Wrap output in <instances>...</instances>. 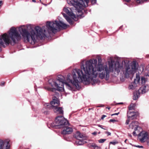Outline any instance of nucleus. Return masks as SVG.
Segmentation results:
<instances>
[{
  "label": "nucleus",
  "instance_id": "49530a36",
  "mask_svg": "<svg viewBox=\"0 0 149 149\" xmlns=\"http://www.w3.org/2000/svg\"><path fill=\"white\" fill-rule=\"evenodd\" d=\"M105 149H107V148H106Z\"/></svg>",
  "mask_w": 149,
  "mask_h": 149
},
{
  "label": "nucleus",
  "instance_id": "58836bf2",
  "mask_svg": "<svg viewBox=\"0 0 149 149\" xmlns=\"http://www.w3.org/2000/svg\"><path fill=\"white\" fill-rule=\"evenodd\" d=\"M92 146H93V147H95V144H93L92 145H91Z\"/></svg>",
  "mask_w": 149,
  "mask_h": 149
},
{
  "label": "nucleus",
  "instance_id": "b1692460",
  "mask_svg": "<svg viewBox=\"0 0 149 149\" xmlns=\"http://www.w3.org/2000/svg\"><path fill=\"white\" fill-rule=\"evenodd\" d=\"M134 105V104H132L130 105V107H129V109L130 110H132L133 109Z\"/></svg>",
  "mask_w": 149,
  "mask_h": 149
},
{
  "label": "nucleus",
  "instance_id": "dca6fc26",
  "mask_svg": "<svg viewBox=\"0 0 149 149\" xmlns=\"http://www.w3.org/2000/svg\"><path fill=\"white\" fill-rule=\"evenodd\" d=\"M85 139H77L75 142V143L77 145H82L86 143L84 140Z\"/></svg>",
  "mask_w": 149,
  "mask_h": 149
},
{
  "label": "nucleus",
  "instance_id": "a878e982",
  "mask_svg": "<svg viewBox=\"0 0 149 149\" xmlns=\"http://www.w3.org/2000/svg\"><path fill=\"white\" fill-rule=\"evenodd\" d=\"M147 70H146L145 73H148L149 71V64L146 67Z\"/></svg>",
  "mask_w": 149,
  "mask_h": 149
},
{
  "label": "nucleus",
  "instance_id": "f8f14e48",
  "mask_svg": "<svg viewBox=\"0 0 149 149\" xmlns=\"http://www.w3.org/2000/svg\"><path fill=\"white\" fill-rule=\"evenodd\" d=\"M148 79H149V71L148 73H145L144 77L141 78V83L142 84H145L148 81Z\"/></svg>",
  "mask_w": 149,
  "mask_h": 149
},
{
  "label": "nucleus",
  "instance_id": "9b49d317",
  "mask_svg": "<svg viewBox=\"0 0 149 149\" xmlns=\"http://www.w3.org/2000/svg\"><path fill=\"white\" fill-rule=\"evenodd\" d=\"M148 135L147 132H143L142 134H141V136L139 137L140 141L141 142H144L146 141L148 138Z\"/></svg>",
  "mask_w": 149,
  "mask_h": 149
},
{
  "label": "nucleus",
  "instance_id": "1a4fd4ad",
  "mask_svg": "<svg viewBox=\"0 0 149 149\" xmlns=\"http://www.w3.org/2000/svg\"><path fill=\"white\" fill-rule=\"evenodd\" d=\"M51 105L52 109L55 107L58 106L59 105V101L58 98L56 97H53L52 101L51 102Z\"/></svg>",
  "mask_w": 149,
  "mask_h": 149
},
{
  "label": "nucleus",
  "instance_id": "bb28decb",
  "mask_svg": "<svg viewBox=\"0 0 149 149\" xmlns=\"http://www.w3.org/2000/svg\"><path fill=\"white\" fill-rule=\"evenodd\" d=\"M130 118H127V120H126V122H125V124L126 125H127L129 124V123L130 121Z\"/></svg>",
  "mask_w": 149,
  "mask_h": 149
},
{
  "label": "nucleus",
  "instance_id": "aec40b11",
  "mask_svg": "<svg viewBox=\"0 0 149 149\" xmlns=\"http://www.w3.org/2000/svg\"><path fill=\"white\" fill-rule=\"evenodd\" d=\"M45 107L47 109H50L52 108V106L51 105V104H49L48 103H46L44 104V105Z\"/></svg>",
  "mask_w": 149,
  "mask_h": 149
},
{
  "label": "nucleus",
  "instance_id": "ea45409f",
  "mask_svg": "<svg viewBox=\"0 0 149 149\" xmlns=\"http://www.w3.org/2000/svg\"><path fill=\"white\" fill-rule=\"evenodd\" d=\"M32 1L34 2H36V0H32Z\"/></svg>",
  "mask_w": 149,
  "mask_h": 149
},
{
  "label": "nucleus",
  "instance_id": "6e6552de",
  "mask_svg": "<svg viewBox=\"0 0 149 149\" xmlns=\"http://www.w3.org/2000/svg\"><path fill=\"white\" fill-rule=\"evenodd\" d=\"M142 129L139 126L135 127L134 131L133 132V134L134 136H138V137L141 136V134H142Z\"/></svg>",
  "mask_w": 149,
  "mask_h": 149
},
{
  "label": "nucleus",
  "instance_id": "e433bc0d",
  "mask_svg": "<svg viewBox=\"0 0 149 149\" xmlns=\"http://www.w3.org/2000/svg\"><path fill=\"white\" fill-rule=\"evenodd\" d=\"M43 112L45 114H47V111H43Z\"/></svg>",
  "mask_w": 149,
  "mask_h": 149
},
{
  "label": "nucleus",
  "instance_id": "6ab92c4d",
  "mask_svg": "<svg viewBox=\"0 0 149 149\" xmlns=\"http://www.w3.org/2000/svg\"><path fill=\"white\" fill-rule=\"evenodd\" d=\"M138 122L136 121L132 122L130 125V127L132 129H133L134 127H138Z\"/></svg>",
  "mask_w": 149,
  "mask_h": 149
},
{
  "label": "nucleus",
  "instance_id": "423d86ee",
  "mask_svg": "<svg viewBox=\"0 0 149 149\" xmlns=\"http://www.w3.org/2000/svg\"><path fill=\"white\" fill-rule=\"evenodd\" d=\"M63 130L61 134L63 135H65L71 134L73 131V129L71 127L69 126V124L68 123L65 125L63 127Z\"/></svg>",
  "mask_w": 149,
  "mask_h": 149
},
{
  "label": "nucleus",
  "instance_id": "2eb2a0df",
  "mask_svg": "<svg viewBox=\"0 0 149 149\" xmlns=\"http://www.w3.org/2000/svg\"><path fill=\"white\" fill-rule=\"evenodd\" d=\"M74 137L77 139H86V137L79 132H76L74 135Z\"/></svg>",
  "mask_w": 149,
  "mask_h": 149
},
{
  "label": "nucleus",
  "instance_id": "37998d69",
  "mask_svg": "<svg viewBox=\"0 0 149 149\" xmlns=\"http://www.w3.org/2000/svg\"><path fill=\"white\" fill-rule=\"evenodd\" d=\"M127 140V139H126L125 141V143H126V141Z\"/></svg>",
  "mask_w": 149,
  "mask_h": 149
},
{
  "label": "nucleus",
  "instance_id": "4be33fe9",
  "mask_svg": "<svg viewBox=\"0 0 149 149\" xmlns=\"http://www.w3.org/2000/svg\"><path fill=\"white\" fill-rule=\"evenodd\" d=\"M125 1L127 2H129L130 1V0H124ZM144 1H146V0H143ZM137 2V3H141V2H142V0H136Z\"/></svg>",
  "mask_w": 149,
  "mask_h": 149
},
{
  "label": "nucleus",
  "instance_id": "393cba45",
  "mask_svg": "<svg viewBox=\"0 0 149 149\" xmlns=\"http://www.w3.org/2000/svg\"><path fill=\"white\" fill-rule=\"evenodd\" d=\"M51 126L52 127H57V125H56V123L55 124L54 123H51Z\"/></svg>",
  "mask_w": 149,
  "mask_h": 149
},
{
  "label": "nucleus",
  "instance_id": "7c9ffc66",
  "mask_svg": "<svg viewBox=\"0 0 149 149\" xmlns=\"http://www.w3.org/2000/svg\"><path fill=\"white\" fill-rule=\"evenodd\" d=\"M106 116L105 115H103L102 116V117L101 118L102 119H103Z\"/></svg>",
  "mask_w": 149,
  "mask_h": 149
},
{
  "label": "nucleus",
  "instance_id": "412c9836",
  "mask_svg": "<svg viewBox=\"0 0 149 149\" xmlns=\"http://www.w3.org/2000/svg\"><path fill=\"white\" fill-rule=\"evenodd\" d=\"M119 143L116 140H114L113 141H111L109 143V144H112L113 145H115Z\"/></svg>",
  "mask_w": 149,
  "mask_h": 149
},
{
  "label": "nucleus",
  "instance_id": "c03bdc74",
  "mask_svg": "<svg viewBox=\"0 0 149 149\" xmlns=\"http://www.w3.org/2000/svg\"><path fill=\"white\" fill-rule=\"evenodd\" d=\"M129 136H130V137H132V135H129Z\"/></svg>",
  "mask_w": 149,
  "mask_h": 149
},
{
  "label": "nucleus",
  "instance_id": "9d476101",
  "mask_svg": "<svg viewBox=\"0 0 149 149\" xmlns=\"http://www.w3.org/2000/svg\"><path fill=\"white\" fill-rule=\"evenodd\" d=\"M149 90V86L146 85L142 86L139 89V91L141 94H143L147 92Z\"/></svg>",
  "mask_w": 149,
  "mask_h": 149
},
{
  "label": "nucleus",
  "instance_id": "c756f323",
  "mask_svg": "<svg viewBox=\"0 0 149 149\" xmlns=\"http://www.w3.org/2000/svg\"><path fill=\"white\" fill-rule=\"evenodd\" d=\"M116 121L114 119H110L109 120V121L110 122H116Z\"/></svg>",
  "mask_w": 149,
  "mask_h": 149
},
{
  "label": "nucleus",
  "instance_id": "a19ab883",
  "mask_svg": "<svg viewBox=\"0 0 149 149\" xmlns=\"http://www.w3.org/2000/svg\"><path fill=\"white\" fill-rule=\"evenodd\" d=\"M107 108L108 109H110V108L109 107H107Z\"/></svg>",
  "mask_w": 149,
  "mask_h": 149
},
{
  "label": "nucleus",
  "instance_id": "f257e3e1",
  "mask_svg": "<svg viewBox=\"0 0 149 149\" xmlns=\"http://www.w3.org/2000/svg\"><path fill=\"white\" fill-rule=\"evenodd\" d=\"M98 63L96 59L93 58L81 61L80 69H73L72 74H69L66 78L60 75L56 80L51 79L49 83L52 87H55L59 91H64V85L70 90H72L75 87L77 88L79 86V81L85 84L90 83L92 85L98 82L96 79L97 76L101 79H104L107 80L110 77V61L108 65L102 62V59L100 56L97 57Z\"/></svg>",
  "mask_w": 149,
  "mask_h": 149
},
{
  "label": "nucleus",
  "instance_id": "de8ad7c7",
  "mask_svg": "<svg viewBox=\"0 0 149 149\" xmlns=\"http://www.w3.org/2000/svg\"><path fill=\"white\" fill-rule=\"evenodd\" d=\"M1 6V5H0V6Z\"/></svg>",
  "mask_w": 149,
  "mask_h": 149
},
{
  "label": "nucleus",
  "instance_id": "0eeeda50",
  "mask_svg": "<svg viewBox=\"0 0 149 149\" xmlns=\"http://www.w3.org/2000/svg\"><path fill=\"white\" fill-rule=\"evenodd\" d=\"M10 144L8 141L4 142L2 140H0V149H10Z\"/></svg>",
  "mask_w": 149,
  "mask_h": 149
},
{
  "label": "nucleus",
  "instance_id": "c9c22d12",
  "mask_svg": "<svg viewBox=\"0 0 149 149\" xmlns=\"http://www.w3.org/2000/svg\"><path fill=\"white\" fill-rule=\"evenodd\" d=\"M118 113H114V114H112V116L114 115H118Z\"/></svg>",
  "mask_w": 149,
  "mask_h": 149
},
{
  "label": "nucleus",
  "instance_id": "20e7f679",
  "mask_svg": "<svg viewBox=\"0 0 149 149\" xmlns=\"http://www.w3.org/2000/svg\"><path fill=\"white\" fill-rule=\"evenodd\" d=\"M55 123L58 128H62L65 125L68 123V122L63 117L58 116L56 117L55 119Z\"/></svg>",
  "mask_w": 149,
  "mask_h": 149
},
{
  "label": "nucleus",
  "instance_id": "473e14b6",
  "mask_svg": "<svg viewBox=\"0 0 149 149\" xmlns=\"http://www.w3.org/2000/svg\"><path fill=\"white\" fill-rule=\"evenodd\" d=\"M106 133L108 135H111V133L109 132H106Z\"/></svg>",
  "mask_w": 149,
  "mask_h": 149
},
{
  "label": "nucleus",
  "instance_id": "7ed1b4c3",
  "mask_svg": "<svg viewBox=\"0 0 149 149\" xmlns=\"http://www.w3.org/2000/svg\"><path fill=\"white\" fill-rule=\"evenodd\" d=\"M68 3L72 5L74 7L70 8L65 7L63 8V11L72 18L74 19L75 17V15L74 12L75 11L80 12L84 8L88 6L89 0H67Z\"/></svg>",
  "mask_w": 149,
  "mask_h": 149
},
{
  "label": "nucleus",
  "instance_id": "39448f33",
  "mask_svg": "<svg viewBox=\"0 0 149 149\" xmlns=\"http://www.w3.org/2000/svg\"><path fill=\"white\" fill-rule=\"evenodd\" d=\"M140 80V76L139 74H136V78L134 79V82L129 86V89L130 90L134 89L139 85Z\"/></svg>",
  "mask_w": 149,
  "mask_h": 149
},
{
  "label": "nucleus",
  "instance_id": "a211bd4d",
  "mask_svg": "<svg viewBox=\"0 0 149 149\" xmlns=\"http://www.w3.org/2000/svg\"><path fill=\"white\" fill-rule=\"evenodd\" d=\"M141 94L139 91H136L134 93L133 97V99L134 100H136L139 97L140 94Z\"/></svg>",
  "mask_w": 149,
  "mask_h": 149
},
{
  "label": "nucleus",
  "instance_id": "c85d7f7f",
  "mask_svg": "<svg viewBox=\"0 0 149 149\" xmlns=\"http://www.w3.org/2000/svg\"><path fill=\"white\" fill-rule=\"evenodd\" d=\"M134 146L135 147H136L139 148H143V147L142 146H140L137 145V146Z\"/></svg>",
  "mask_w": 149,
  "mask_h": 149
},
{
  "label": "nucleus",
  "instance_id": "ddd939ff",
  "mask_svg": "<svg viewBox=\"0 0 149 149\" xmlns=\"http://www.w3.org/2000/svg\"><path fill=\"white\" fill-rule=\"evenodd\" d=\"M54 112L57 114H63V111L62 107H59L58 106L55 107L52 109Z\"/></svg>",
  "mask_w": 149,
  "mask_h": 149
},
{
  "label": "nucleus",
  "instance_id": "cd10ccee",
  "mask_svg": "<svg viewBox=\"0 0 149 149\" xmlns=\"http://www.w3.org/2000/svg\"><path fill=\"white\" fill-rule=\"evenodd\" d=\"M91 2L92 3L94 4L96 3V0H91Z\"/></svg>",
  "mask_w": 149,
  "mask_h": 149
},
{
  "label": "nucleus",
  "instance_id": "f03ea898",
  "mask_svg": "<svg viewBox=\"0 0 149 149\" xmlns=\"http://www.w3.org/2000/svg\"><path fill=\"white\" fill-rule=\"evenodd\" d=\"M67 25L62 21H53L47 22L46 27L41 28L38 26V39H44L46 37L50 36L51 33H55L60 28L66 29Z\"/></svg>",
  "mask_w": 149,
  "mask_h": 149
},
{
  "label": "nucleus",
  "instance_id": "a18cd8bd",
  "mask_svg": "<svg viewBox=\"0 0 149 149\" xmlns=\"http://www.w3.org/2000/svg\"><path fill=\"white\" fill-rule=\"evenodd\" d=\"M39 1H41V0H39Z\"/></svg>",
  "mask_w": 149,
  "mask_h": 149
},
{
  "label": "nucleus",
  "instance_id": "2f4dec72",
  "mask_svg": "<svg viewBox=\"0 0 149 149\" xmlns=\"http://www.w3.org/2000/svg\"><path fill=\"white\" fill-rule=\"evenodd\" d=\"M4 84H5V82H2L1 84L0 85L1 86H3V85H4Z\"/></svg>",
  "mask_w": 149,
  "mask_h": 149
},
{
  "label": "nucleus",
  "instance_id": "5701e85b",
  "mask_svg": "<svg viewBox=\"0 0 149 149\" xmlns=\"http://www.w3.org/2000/svg\"><path fill=\"white\" fill-rule=\"evenodd\" d=\"M106 140V139H100V140H99L98 141L100 143H103Z\"/></svg>",
  "mask_w": 149,
  "mask_h": 149
},
{
  "label": "nucleus",
  "instance_id": "f3484780",
  "mask_svg": "<svg viewBox=\"0 0 149 149\" xmlns=\"http://www.w3.org/2000/svg\"><path fill=\"white\" fill-rule=\"evenodd\" d=\"M63 17H65L67 21L70 24H73V22L72 19L68 16L66 14L64 13H62Z\"/></svg>",
  "mask_w": 149,
  "mask_h": 149
},
{
  "label": "nucleus",
  "instance_id": "4468645a",
  "mask_svg": "<svg viewBox=\"0 0 149 149\" xmlns=\"http://www.w3.org/2000/svg\"><path fill=\"white\" fill-rule=\"evenodd\" d=\"M137 113L132 111H129L127 113V117L128 118H134L137 116Z\"/></svg>",
  "mask_w": 149,
  "mask_h": 149
},
{
  "label": "nucleus",
  "instance_id": "72a5a7b5",
  "mask_svg": "<svg viewBox=\"0 0 149 149\" xmlns=\"http://www.w3.org/2000/svg\"><path fill=\"white\" fill-rule=\"evenodd\" d=\"M97 134V132H94L92 133L93 135H96Z\"/></svg>",
  "mask_w": 149,
  "mask_h": 149
},
{
  "label": "nucleus",
  "instance_id": "4c0bfd02",
  "mask_svg": "<svg viewBox=\"0 0 149 149\" xmlns=\"http://www.w3.org/2000/svg\"><path fill=\"white\" fill-rule=\"evenodd\" d=\"M54 89V88H52V89L51 88H48V89L49 90H51V91H53V90Z\"/></svg>",
  "mask_w": 149,
  "mask_h": 149
},
{
  "label": "nucleus",
  "instance_id": "f704fd0d",
  "mask_svg": "<svg viewBox=\"0 0 149 149\" xmlns=\"http://www.w3.org/2000/svg\"><path fill=\"white\" fill-rule=\"evenodd\" d=\"M98 126L99 127H101V128H102V129H104V130H106V129H104V128H102V125H98Z\"/></svg>",
  "mask_w": 149,
  "mask_h": 149
},
{
  "label": "nucleus",
  "instance_id": "79ce46f5",
  "mask_svg": "<svg viewBox=\"0 0 149 149\" xmlns=\"http://www.w3.org/2000/svg\"><path fill=\"white\" fill-rule=\"evenodd\" d=\"M2 3V1H0V4H1Z\"/></svg>",
  "mask_w": 149,
  "mask_h": 149
}]
</instances>
